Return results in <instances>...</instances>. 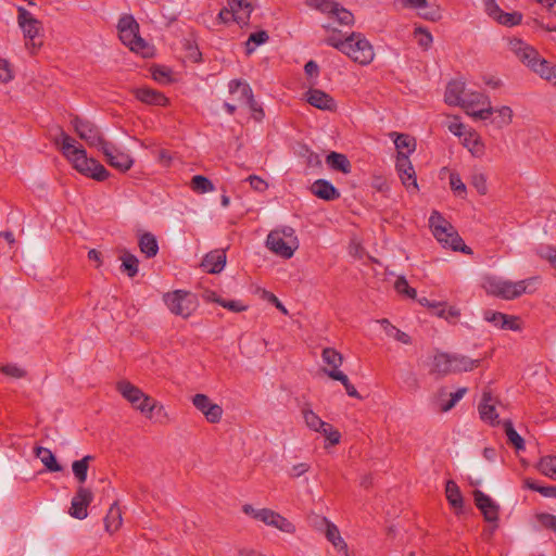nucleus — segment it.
Returning <instances> with one entry per match:
<instances>
[{"mask_svg":"<svg viewBox=\"0 0 556 556\" xmlns=\"http://www.w3.org/2000/svg\"><path fill=\"white\" fill-rule=\"evenodd\" d=\"M483 2L486 14L498 24L513 27L521 23L522 14L520 12H504L496 0H483Z\"/></svg>","mask_w":556,"mask_h":556,"instance_id":"nucleus-17","label":"nucleus"},{"mask_svg":"<svg viewBox=\"0 0 556 556\" xmlns=\"http://www.w3.org/2000/svg\"><path fill=\"white\" fill-rule=\"evenodd\" d=\"M464 146L476 156H480L483 153V143L480 137L475 132L465 135Z\"/></svg>","mask_w":556,"mask_h":556,"instance_id":"nucleus-48","label":"nucleus"},{"mask_svg":"<svg viewBox=\"0 0 556 556\" xmlns=\"http://www.w3.org/2000/svg\"><path fill=\"white\" fill-rule=\"evenodd\" d=\"M140 251L148 257H154L159 252L157 240L151 232H146L139 238Z\"/></svg>","mask_w":556,"mask_h":556,"instance_id":"nucleus-37","label":"nucleus"},{"mask_svg":"<svg viewBox=\"0 0 556 556\" xmlns=\"http://www.w3.org/2000/svg\"><path fill=\"white\" fill-rule=\"evenodd\" d=\"M538 520L546 529L553 530L556 533V516L552 514H540Z\"/></svg>","mask_w":556,"mask_h":556,"instance_id":"nucleus-63","label":"nucleus"},{"mask_svg":"<svg viewBox=\"0 0 556 556\" xmlns=\"http://www.w3.org/2000/svg\"><path fill=\"white\" fill-rule=\"evenodd\" d=\"M35 455L41 460L48 471L59 472L62 470V466L56 462L54 454L49 448L37 446Z\"/></svg>","mask_w":556,"mask_h":556,"instance_id":"nucleus-29","label":"nucleus"},{"mask_svg":"<svg viewBox=\"0 0 556 556\" xmlns=\"http://www.w3.org/2000/svg\"><path fill=\"white\" fill-rule=\"evenodd\" d=\"M71 123L77 136L86 141L89 147H94L100 150L106 142L99 127L92 122L75 116Z\"/></svg>","mask_w":556,"mask_h":556,"instance_id":"nucleus-11","label":"nucleus"},{"mask_svg":"<svg viewBox=\"0 0 556 556\" xmlns=\"http://www.w3.org/2000/svg\"><path fill=\"white\" fill-rule=\"evenodd\" d=\"M256 520L262 521L266 526L274 527L286 533L292 534L295 532V527L292 522H290L287 518L269 508H261L260 513L256 516Z\"/></svg>","mask_w":556,"mask_h":556,"instance_id":"nucleus-21","label":"nucleus"},{"mask_svg":"<svg viewBox=\"0 0 556 556\" xmlns=\"http://www.w3.org/2000/svg\"><path fill=\"white\" fill-rule=\"evenodd\" d=\"M131 405L135 409H138L147 417H151L152 412L157 407V402L151 396L143 393V397L140 400H136L135 403H131Z\"/></svg>","mask_w":556,"mask_h":556,"instance_id":"nucleus-46","label":"nucleus"},{"mask_svg":"<svg viewBox=\"0 0 556 556\" xmlns=\"http://www.w3.org/2000/svg\"><path fill=\"white\" fill-rule=\"evenodd\" d=\"M318 432L323 433V435L331 444H338L340 442V439H341L340 432L326 421H325V426H323Z\"/></svg>","mask_w":556,"mask_h":556,"instance_id":"nucleus-58","label":"nucleus"},{"mask_svg":"<svg viewBox=\"0 0 556 556\" xmlns=\"http://www.w3.org/2000/svg\"><path fill=\"white\" fill-rule=\"evenodd\" d=\"M267 248L275 254L290 258L299 247L298 240L283 239L278 232H269L266 239Z\"/></svg>","mask_w":556,"mask_h":556,"instance_id":"nucleus-19","label":"nucleus"},{"mask_svg":"<svg viewBox=\"0 0 556 556\" xmlns=\"http://www.w3.org/2000/svg\"><path fill=\"white\" fill-rule=\"evenodd\" d=\"M105 530L113 533L122 526V513L117 503H113L104 518Z\"/></svg>","mask_w":556,"mask_h":556,"instance_id":"nucleus-36","label":"nucleus"},{"mask_svg":"<svg viewBox=\"0 0 556 556\" xmlns=\"http://www.w3.org/2000/svg\"><path fill=\"white\" fill-rule=\"evenodd\" d=\"M378 323L381 325L387 336L392 337L404 344H409L412 342L410 337L406 332L397 329L388 319L383 318L378 320Z\"/></svg>","mask_w":556,"mask_h":556,"instance_id":"nucleus-39","label":"nucleus"},{"mask_svg":"<svg viewBox=\"0 0 556 556\" xmlns=\"http://www.w3.org/2000/svg\"><path fill=\"white\" fill-rule=\"evenodd\" d=\"M268 34L265 30H260L250 35L245 47L247 53H252L257 46L265 43L268 40Z\"/></svg>","mask_w":556,"mask_h":556,"instance_id":"nucleus-53","label":"nucleus"},{"mask_svg":"<svg viewBox=\"0 0 556 556\" xmlns=\"http://www.w3.org/2000/svg\"><path fill=\"white\" fill-rule=\"evenodd\" d=\"M450 186L451 189L454 191V193L464 199L467 194V188L466 185L463 182L459 174L457 173H451L450 175Z\"/></svg>","mask_w":556,"mask_h":556,"instance_id":"nucleus-55","label":"nucleus"},{"mask_svg":"<svg viewBox=\"0 0 556 556\" xmlns=\"http://www.w3.org/2000/svg\"><path fill=\"white\" fill-rule=\"evenodd\" d=\"M431 371L441 376L452 374V354L443 352L435 354Z\"/></svg>","mask_w":556,"mask_h":556,"instance_id":"nucleus-33","label":"nucleus"},{"mask_svg":"<svg viewBox=\"0 0 556 556\" xmlns=\"http://www.w3.org/2000/svg\"><path fill=\"white\" fill-rule=\"evenodd\" d=\"M465 112L475 119L485 121L493 114L489 97L483 92L468 91L460 104Z\"/></svg>","mask_w":556,"mask_h":556,"instance_id":"nucleus-7","label":"nucleus"},{"mask_svg":"<svg viewBox=\"0 0 556 556\" xmlns=\"http://www.w3.org/2000/svg\"><path fill=\"white\" fill-rule=\"evenodd\" d=\"M229 92L235 96V93L240 90L241 96L239 98V102L247 104L250 110L254 113V118L256 121H261L264 117V111L261 105L255 101L253 97V92L249 84L240 80L232 79L228 84Z\"/></svg>","mask_w":556,"mask_h":556,"instance_id":"nucleus-15","label":"nucleus"},{"mask_svg":"<svg viewBox=\"0 0 556 556\" xmlns=\"http://www.w3.org/2000/svg\"><path fill=\"white\" fill-rule=\"evenodd\" d=\"M522 488L539 492L544 497L556 498V485L543 486L539 485L533 479L525 478L522 480Z\"/></svg>","mask_w":556,"mask_h":556,"instance_id":"nucleus-45","label":"nucleus"},{"mask_svg":"<svg viewBox=\"0 0 556 556\" xmlns=\"http://www.w3.org/2000/svg\"><path fill=\"white\" fill-rule=\"evenodd\" d=\"M466 392V388H459L455 392L451 393V399L446 404L443 405L442 410L447 412L452 409L455 406V404L463 399Z\"/></svg>","mask_w":556,"mask_h":556,"instance_id":"nucleus-62","label":"nucleus"},{"mask_svg":"<svg viewBox=\"0 0 556 556\" xmlns=\"http://www.w3.org/2000/svg\"><path fill=\"white\" fill-rule=\"evenodd\" d=\"M226 265V254L223 250H215L207 253L202 263V268L208 274L220 273Z\"/></svg>","mask_w":556,"mask_h":556,"instance_id":"nucleus-25","label":"nucleus"},{"mask_svg":"<svg viewBox=\"0 0 556 556\" xmlns=\"http://www.w3.org/2000/svg\"><path fill=\"white\" fill-rule=\"evenodd\" d=\"M192 405L204 416L210 424H218L223 417V407L203 393H197L191 399Z\"/></svg>","mask_w":556,"mask_h":556,"instance_id":"nucleus-16","label":"nucleus"},{"mask_svg":"<svg viewBox=\"0 0 556 556\" xmlns=\"http://www.w3.org/2000/svg\"><path fill=\"white\" fill-rule=\"evenodd\" d=\"M480 418L492 426L498 424V414L494 405V399L491 390L484 389L482 393L481 402L478 406Z\"/></svg>","mask_w":556,"mask_h":556,"instance_id":"nucleus-23","label":"nucleus"},{"mask_svg":"<svg viewBox=\"0 0 556 556\" xmlns=\"http://www.w3.org/2000/svg\"><path fill=\"white\" fill-rule=\"evenodd\" d=\"M391 137L395 136V139H394V144H395V148L397 150V153L399 152H404V150H406V154L409 155L410 153H413L416 149V140L410 137L409 135H406V134H391L390 135Z\"/></svg>","mask_w":556,"mask_h":556,"instance_id":"nucleus-40","label":"nucleus"},{"mask_svg":"<svg viewBox=\"0 0 556 556\" xmlns=\"http://www.w3.org/2000/svg\"><path fill=\"white\" fill-rule=\"evenodd\" d=\"M536 469L545 477L556 480V456L547 455L540 458Z\"/></svg>","mask_w":556,"mask_h":556,"instance_id":"nucleus-41","label":"nucleus"},{"mask_svg":"<svg viewBox=\"0 0 556 556\" xmlns=\"http://www.w3.org/2000/svg\"><path fill=\"white\" fill-rule=\"evenodd\" d=\"M538 253L541 258L546 260L554 268H556V248L552 245L541 247Z\"/></svg>","mask_w":556,"mask_h":556,"instance_id":"nucleus-59","label":"nucleus"},{"mask_svg":"<svg viewBox=\"0 0 556 556\" xmlns=\"http://www.w3.org/2000/svg\"><path fill=\"white\" fill-rule=\"evenodd\" d=\"M108 164L121 172H127L134 165V159L126 151L121 150L112 142L106 141L100 149Z\"/></svg>","mask_w":556,"mask_h":556,"instance_id":"nucleus-14","label":"nucleus"},{"mask_svg":"<svg viewBox=\"0 0 556 556\" xmlns=\"http://www.w3.org/2000/svg\"><path fill=\"white\" fill-rule=\"evenodd\" d=\"M116 389L121 395L130 404L135 403L136 400L143 397V392L138 387L126 380L119 381L116 386Z\"/></svg>","mask_w":556,"mask_h":556,"instance_id":"nucleus-35","label":"nucleus"},{"mask_svg":"<svg viewBox=\"0 0 556 556\" xmlns=\"http://www.w3.org/2000/svg\"><path fill=\"white\" fill-rule=\"evenodd\" d=\"M395 168L397 175L408 192L419 190L415 168L405 152H399L396 155Z\"/></svg>","mask_w":556,"mask_h":556,"instance_id":"nucleus-13","label":"nucleus"},{"mask_svg":"<svg viewBox=\"0 0 556 556\" xmlns=\"http://www.w3.org/2000/svg\"><path fill=\"white\" fill-rule=\"evenodd\" d=\"M480 365V359H472L466 355L452 354V372L471 371Z\"/></svg>","mask_w":556,"mask_h":556,"instance_id":"nucleus-32","label":"nucleus"},{"mask_svg":"<svg viewBox=\"0 0 556 556\" xmlns=\"http://www.w3.org/2000/svg\"><path fill=\"white\" fill-rule=\"evenodd\" d=\"M540 282L538 276L522 279L519 281H511L501 277L490 276L484 279L483 288L488 294H491L503 300H514L525 293H532L535 291Z\"/></svg>","mask_w":556,"mask_h":556,"instance_id":"nucleus-2","label":"nucleus"},{"mask_svg":"<svg viewBox=\"0 0 556 556\" xmlns=\"http://www.w3.org/2000/svg\"><path fill=\"white\" fill-rule=\"evenodd\" d=\"M483 319L502 330L520 331L522 329L518 316L507 315L493 309L483 312Z\"/></svg>","mask_w":556,"mask_h":556,"instance_id":"nucleus-18","label":"nucleus"},{"mask_svg":"<svg viewBox=\"0 0 556 556\" xmlns=\"http://www.w3.org/2000/svg\"><path fill=\"white\" fill-rule=\"evenodd\" d=\"M214 301L216 303H218L220 306H223L224 308H227V309H229L231 312H236V313L243 312L248 308V306L244 305L240 301H226V300H222V299H215Z\"/></svg>","mask_w":556,"mask_h":556,"instance_id":"nucleus-61","label":"nucleus"},{"mask_svg":"<svg viewBox=\"0 0 556 556\" xmlns=\"http://www.w3.org/2000/svg\"><path fill=\"white\" fill-rule=\"evenodd\" d=\"M306 101L314 108L324 111L331 112L334 111L337 108L334 99L330 94L320 89H309L306 92Z\"/></svg>","mask_w":556,"mask_h":556,"instance_id":"nucleus-24","label":"nucleus"},{"mask_svg":"<svg viewBox=\"0 0 556 556\" xmlns=\"http://www.w3.org/2000/svg\"><path fill=\"white\" fill-rule=\"evenodd\" d=\"M394 289L397 293L404 294L409 299H415L417 295L416 289L409 287L405 277L401 276L395 280Z\"/></svg>","mask_w":556,"mask_h":556,"instance_id":"nucleus-56","label":"nucleus"},{"mask_svg":"<svg viewBox=\"0 0 556 556\" xmlns=\"http://www.w3.org/2000/svg\"><path fill=\"white\" fill-rule=\"evenodd\" d=\"M476 506L481 510L484 519L489 522L498 520L500 506L485 493L480 490L473 492Z\"/></svg>","mask_w":556,"mask_h":556,"instance_id":"nucleus-22","label":"nucleus"},{"mask_svg":"<svg viewBox=\"0 0 556 556\" xmlns=\"http://www.w3.org/2000/svg\"><path fill=\"white\" fill-rule=\"evenodd\" d=\"M312 193L325 201H333L340 198L339 190L326 179H317L311 186Z\"/></svg>","mask_w":556,"mask_h":556,"instance_id":"nucleus-26","label":"nucleus"},{"mask_svg":"<svg viewBox=\"0 0 556 556\" xmlns=\"http://www.w3.org/2000/svg\"><path fill=\"white\" fill-rule=\"evenodd\" d=\"M466 93L465 83L455 79L447 84L444 100L448 105L460 106Z\"/></svg>","mask_w":556,"mask_h":556,"instance_id":"nucleus-27","label":"nucleus"},{"mask_svg":"<svg viewBox=\"0 0 556 556\" xmlns=\"http://www.w3.org/2000/svg\"><path fill=\"white\" fill-rule=\"evenodd\" d=\"M321 357L324 363L329 366V368L324 369L328 376L329 372L341 371L339 368L342 365L343 357L337 350L332 348H326L323 350Z\"/></svg>","mask_w":556,"mask_h":556,"instance_id":"nucleus-30","label":"nucleus"},{"mask_svg":"<svg viewBox=\"0 0 556 556\" xmlns=\"http://www.w3.org/2000/svg\"><path fill=\"white\" fill-rule=\"evenodd\" d=\"M191 189L197 193H206L215 190L213 182L205 176L195 175L190 182Z\"/></svg>","mask_w":556,"mask_h":556,"instance_id":"nucleus-47","label":"nucleus"},{"mask_svg":"<svg viewBox=\"0 0 556 556\" xmlns=\"http://www.w3.org/2000/svg\"><path fill=\"white\" fill-rule=\"evenodd\" d=\"M55 144H60V150L65 159L80 174L90 177L97 181H104L109 178V170L97 160L89 159L83 146L77 144L76 140L67 135L63 129L60 130Z\"/></svg>","mask_w":556,"mask_h":556,"instance_id":"nucleus-1","label":"nucleus"},{"mask_svg":"<svg viewBox=\"0 0 556 556\" xmlns=\"http://www.w3.org/2000/svg\"><path fill=\"white\" fill-rule=\"evenodd\" d=\"M343 54L359 65H368L375 59V51L369 40L358 31H352L348 36V42Z\"/></svg>","mask_w":556,"mask_h":556,"instance_id":"nucleus-5","label":"nucleus"},{"mask_svg":"<svg viewBox=\"0 0 556 556\" xmlns=\"http://www.w3.org/2000/svg\"><path fill=\"white\" fill-rule=\"evenodd\" d=\"M505 434L507 437L508 443H510L517 451L525 450V440L516 431L514 425L510 420H505L503 422Z\"/></svg>","mask_w":556,"mask_h":556,"instance_id":"nucleus-44","label":"nucleus"},{"mask_svg":"<svg viewBox=\"0 0 556 556\" xmlns=\"http://www.w3.org/2000/svg\"><path fill=\"white\" fill-rule=\"evenodd\" d=\"M346 42H348V36L344 39H342L340 37V33L336 31V30H333L332 34L325 39L326 45L339 50L342 53L344 51Z\"/></svg>","mask_w":556,"mask_h":556,"instance_id":"nucleus-57","label":"nucleus"},{"mask_svg":"<svg viewBox=\"0 0 556 556\" xmlns=\"http://www.w3.org/2000/svg\"><path fill=\"white\" fill-rule=\"evenodd\" d=\"M228 7L220 10L218 18L228 24L236 22L239 26L249 24L251 13L253 12L254 0H227Z\"/></svg>","mask_w":556,"mask_h":556,"instance_id":"nucleus-8","label":"nucleus"},{"mask_svg":"<svg viewBox=\"0 0 556 556\" xmlns=\"http://www.w3.org/2000/svg\"><path fill=\"white\" fill-rule=\"evenodd\" d=\"M509 50L541 78L551 81L554 78L556 65H551L545 59H541L539 52L525 41L513 38L508 43Z\"/></svg>","mask_w":556,"mask_h":556,"instance_id":"nucleus-3","label":"nucleus"},{"mask_svg":"<svg viewBox=\"0 0 556 556\" xmlns=\"http://www.w3.org/2000/svg\"><path fill=\"white\" fill-rule=\"evenodd\" d=\"M497 113V116L492 119V123H494L498 128H503L504 126H507L513 121V110L507 106H501L497 110L493 109V113Z\"/></svg>","mask_w":556,"mask_h":556,"instance_id":"nucleus-50","label":"nucleus"},{"mask_svg":"<svg viewBox=\"0 0 556 556\" xmlns=\"http://www.w3.org/2000/svg\"><path fill=\"white\" fill-rule=\"evenodd\" d=\"M164 302L173 314L184 318H188L197 307L193 295L182 290L166 293Z\"/></svg>","mask_w":556,"mask_h":556,"instance_id":"nucleus-10","label":"nucleus"},{"mask_svg":"<svg viewBox=\"0 0 556 556\" xmlns=\"http://www.w3.org/2000/svg\"><path fill=\"white\" fill-rule=\"evenodd\" d=\"M93 500L92 492L84 486L77 489L76 494L72 498L70 515L76 519L83 520L88 516V506Z\"/></svg>","mask_w":556,"mask_h":556,"instance_id":"nucleus-20","label":"nucleus"},{"mask_svg":"<svg viewBox=\"0 0 556 556\" xmlns=\"http://www.w3.org/2000/svg\"><path fill=\"white\" fill-rule=\"evenodd\" d=\"M0 371L12 378H23L26 375V371L14 364H8L0 367Z\"/></svg>","mask_w":556,"mask_h":556,"instance_id":"nucleus-60","label":"nucleus"},{"mask_svg":"<svg viewBox=\"0 0 556 556\" xmlns=\"http://www.w3.org/2000/svg\"><path fill=\"white\" fill-rule=\"evenodd\" d=\"M438 316L445 318L446 320L457 319L460 316V311L455 306L444 307L443 305L438 311Z\"/></svg>","mask_w":556,"mask_h":556,"instance_id":"nucleus-64","label":"nucleus"},{"mask_svg":"<svg viewBox=\"0 0 556 556\" xmlns=\"http://www.w3.org/2000/svg\"><path fill=\"white\" fill-rule=\"evenodd\" d=\"M135 96L139 101L150 105L165 106L168 102L164 93L148 87L137 88Z\"/></svg>","mask_w":556,"mask_h":556,"instance_id":"nucleus-28","label":"nucleus"},{"mask_svg":"<svg viewBox=\"0 0 556 556\" xmlns=\"http://www.w3.org/2000/svg\"><path fill=\"white\" fill-rule=\"evenodd\" d=\"M429 226L434 238L443 248H450L453 251H459L464 254H472L471 248L464 243V240L438 211H433L429 217Z\"/></svg>","mask_w":556,"mask_h":556,"instance_id":"nucleus-4","label":"nucleus"},{"mask_svg":"<svg viewBox=\"0 0 556 556\" xmlns=\"http://www.w3.org/2000/svg\"><path fill=\"white\" fill-rule=\"evenodd\" d=\"M324 521L326 523L327 540L339 551L346 549L348 545L344 542V540L342 539L338 527L327 519H324Z\"/></svg>","mask_w":556,"mask_h":556,"instance_id":"nucleus-38","label":"nucleus"},{"mask_svg":"<svg viewBox=\"0 0 556 556\" xmlns=\"http://www.w3.org/2000/svg\"><path fill=\"white\" fill-rule=\"evenodd\" d=\"M302 415L305 425L313 431L318 432L320 428L325 426V421L321 420V418L308 407L302 408Z\"/></svg>","mask_w":556,"mask_h":556,"instance_id":"nucleus-49","label":"nucleus"},{"mask_svg":"<svg viewBox=\"0 0 556 556\" xmlns=\"http://www.w3.org/2000/svg\"><path fill=\"white\" fill-rule=\"evenodd\" d=\"M17 24L23 30L26 41V47L29 49L36 48L35 38L39 35L42 25L41 22L33 16L24 7H17Z\"/></svg>","mask_w":556,"mask_h":556,"instance_id":"nucleus-12","label":"nucleus"},{"mask_svg":"<svg viewBox=\"0 0 556 556\" xmlns=\"http://www.w3.org/2000/svg\"><path fill=\"white\" fill-rule=\"evenodd\" d=\"M329 377L333 380L340 381L343 384L349 396L356 399L361 397L356 388L350 382L348 376L342 371L329 372Z\"/></svg>","mask_w":556,"mask_h":556,"instance_id":"nucleus-51","label":"nucleus"},{"mask_svg":"<svg viewBox=\"0 0 556 556\" xmlns=\"http://www.w3.org/2000/svg\"><path fill=\"white\" fill-rule=\"evenodd\" d=\"M307 5L336 18L340 25L351 26L354 24V15L334 0H307Z\"/></svg>","mask_w":556,"mask_h":556,"instance_id":"nucleus-9","label":"nucleus"},{"mask_svg":"<svg viewBox=\"0 0 556 556\" xmlns=\"http://www.w3.org/2000/svg\"><path fill=\"white\" fill-rule=\"evenodd\" d=\"M117 29L119 39L131 51L141 52L146 48L147 45L139 35V24L132 15H122L118 20Z\"/></svg>","mask_w":556,"mask_h":556,"instance_id":"nucleus-6","label":"nucleus"},{"mask_svg":"<svg viewBox=\"0 0 556 556\" xmlns=\"http://www.w3.org/2000/svg\"><path fill=\"white\" fill-rule=\"evenodd\" d=\"M417 43L425 50L429 49L432 45L433 38L430 31L424 27H416L414 31Z\"/></svg>","mask_w":556,"mask_h":556,"instance_id":"nucleus-54","label":"nucleus"},{"mask_svg":"<svg viewBox=\"0 0 556 556\" xmlns=\"http://www.w3.org/2000/svg\"><path fill=\"white\" fill-rule=\"evenodd\" d=\"M119 260L122 261L121 270L123 273H125L129 278L137 276L139 271V260L136 255L128 251H123Z\"/></svg>","mask_w":556,"mask_h":556,"instance_id":"nucleus-34","label":"nucleus"},{"mask_svg":"<svg viewBox=\"0 0 556 556\" xmlns=\"http://www.w3.org/2000/svg\"><path fill=\"white\" fill-rule=\"evenodd\" d=\"M327 165L333 169L341 172L343 174H349L351 172V163L346 155L338 152H331L326 157Z\"/></svg>","mask_w":556,"mask_h":556,"instance_id":"nucleus-31","label":"nucleus"},{"mask_svg":"<svg viewBox=\"0 0 556 556\" xmlns=\"http://www.w3.org/2000/svg\"><path fill=\"white\" fill-rule=\"evenodd\" d=\"M470 185L477 190L480 195L488 193V179L485 174L482 172H475L470 177Z\"/></svg>","mask_w":556,"mask_h":556,"instance_id":"nucleus-52","label":"nucleus"},{"mask_svg":"<svg viewBox=\"0 0 556 556\" xmlns=\"http://www.w3.org/2000/svg\"><path fill=\"white\" fill-rule=\"evenodd\" d=\"M445 494L448 503L454 508H463L464 501L458 485L453 481L448 480L445 486Z\"/></svg>","mask_w":556,"mask_h":556,"instance_id":"nucleus-43","label":"nucleus"},{"mask_svg":"<svg viewBox=\"0 0 556 556\" xmlns=\"http://www.w3.org/2000/svg\"><path fill=\"white\" fill-rule=\"evenodd\" d=\"M93 459V456L86 455L79 460H75L72 464V470L77 481L83 484L87 480V472L89 468V462Z\"/></svg>","mask_w":556,"mask_h":556,"instance_id":"nucleus-42","label":"nucleus"}]
</instances>
